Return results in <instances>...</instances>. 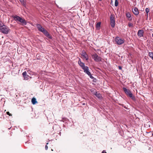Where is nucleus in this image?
Masks as SVG:
<instances>
[{
  "label": "nucleus",
  "mask_w": 153,
  "mask_h": 153,
  "mask_svg": "<svg viewBox=\"0 0 153 153\" xmlns=\"http://www.w3.org/2000/svg\"><path fill=\"white\" fill-rule=\"evenodd\" d=\"M49 39H52V37L49 33L46 30L43 33Z\"/></svg>",
  "instance_id": "14"
},
{
  "label": "nucleus",
  "mask_w": 153,
  "mask_h": 153,
  "mask_svg": "<svg viewBox=\"0 0 153 153\" xmlns=\"http://www.w3.org/2000/svg\"><path fill=\"white\" fill-rule=\"evenodd\" d=\"M102 153H106V152H105V151L103 150L102 152Z\"/></svg>",
  "instance_id": "29"
},
{
  "label": "nucleus",
  "mask_w": 153,
  "mask_h": 153,
  "mask_svg": "<svg viewBox=\"0 0 153 153\" xmlns=\"http://www.w3.org/2000/svg\"><path fill=\"white\" fill-rule=\"evenodd\" d=\"M82 104L83 105H85V103H83Z\"/></svg>",
  "instance_id": "30"
},
{
  "label": "nucleus",
  "mask_w": 153,
  "mask_h": 153,
  "mask_svg": "<svg viewBox=\"0 0 153 153\" xmlns=\"http://www.w3.org/2000/svg\"><path fill=\"white\" fill-rule=\"evenodd\" d=\"M128 26L129 27H132L133 26V24L130 22H129L128 23Z\"/></svg>",
  "instance_id": "23"
},
{
  "label": "nucleus",
  "mask_w": 153,
  "mask_h": 153,
  "mask_svg": "<svg viewBox=\"0 0 153 153\" xmlns=\"http://www.w3.org/2000/svg\"><path fill=\"white\" fill-rule=\"evenodd\" d=\"M9 30V28L5 25H4L2 27H1L0 28V31L3 33L7 34L8 33Z\"/></svg>",
  "instance_id": "4"
},
{
  "label": "nucleus",
  "mask_w": 153,
  "mask_h": 153,
  "mask_svg": "<svg viewBox=\"0 0 153 153\" xmlns=\"http://www.w3.org/2000/svg\"><path fill=\"white\" fill-rule=\"evenodd\" d=\"M31 102L33 104H35L36 103H37V101L36 100V99L35 98L33 97L32 99L31 100Z\"/></svg>",
  "instance_id": "16"
},
{
  "label": "nucleus",
  "mask_w": 153,
  "mask_h": 153,
  "mask_svg": "<svg viewBox=\"0 0 153 153\" xmlns=\"http://www.w3.org/2000/svg\"><path fill=\"white\" fill-rule=\"evenodd\" d=\"M144 31L143 30H139L137 32V35L139 37H142L143 36Z\"/></svg>",
  "instance_id": "10"
},
{
  "label": "nucleus",
  "mask_w": 153,
  "mask_h": 153,
  "mask_svg": "<svg viewBox=\"0 0 153 153\" xmlns=\"http://www.w3.org/2000/svg\"><path fill=\"white\" fill-rule=\"evenodd\" d=\"M12 17L15 21L19 22L22 25H26L27 24L26 20L19 16L17 15L13 16Z\"/></svg>",
  "instance_id": "1"
},
{
  "label": "nucleus",
  "mask_w": 153,
  "mask_h": 153,
  "mask_svg": "<svg viewBox=\"0 0 153 153\" xmlns=\"http://www.w3.org/2000/svg\"><path fill=\"white\" fill-rule=\"evenodd\" d=\"M132 10L134 14L137 15L139 14V11L137 7H135L134 9H132Z\"/></svg>",
  "instance_id": "13"
},
{
  "label": "nucleus",
  "mask_w": 153,
  "mask_h": 153,
  "mask_svg": "<svg viewBox=\"0 0 153 153\" xmlns=\"http://www.w3.org/2000/svg\"><path fill=\"white\" fill-rule=\"evenodd\" d=\"M6 114L8 115H9V116H11L12 115L10 113V112L9 111H7L6 112Z\"/></svg>",
  "instance_id": "26"
},
{
  "label": "nucleus",
  "mask_w": 153,
  "mask_h": 153,
  "mask_svg": "<svg viewBox=\"0 0 153 153\" xmlns=\"http://www.w3.org/2000/svg\"><path fill=\"white\" fill-rule=\"evenodd\" d=\"M152 136H153V133H152Z\"/></svg>",
  "instance_id": "35"
},
{
  "label": "nucleus",
  "mask_w": 153,
  "mask_h": 153,
  "mask_svg": "<svg viewBox=\"0 0 153 153\" xmlns=\"http://www.w3.org/2000/svg\"><path fill=\"white\" fill-rule=\"evenodd\" d=\"M48 143H46V145H48Z\"/></svg>",
  "instance_id": "31"
},
{
  "label": "nucleus",
  "mask_w": 153,
  "mask_h": 153,
  "mask_svg": "<svg viewBox=\"0 0 153 153\" xmlns=\"http://www.w3.org/2000/svg\"><path fill=\"white\" fill-rule=\"evenodd\" d=\"M152 37H153V33L152 34Z\"/></svg>",
  "instance_id": "33"
},
{
  "label": "nucleus",
  "mask_w": 153,
  "mask_h": 153,
  "mask_svg": "<svg viewBox=\"0 0 153 153\" xmlns=\"http://www.w3.org/2000/svg\"><path fill=\"white\" fill-rule=\"evenodd\" d=\"M123 90L127 96L130 97L133 100L135 101V98L130 91L125 87L123 88Z\"/></svg>",
  "instance_id": "2"
},
{
  "label": "nucleus",
  "mask_w": 153,
  "mask_h": 153,
  "mask_svg": "<svg viewBox=\"0 0 153 153\" xmlns=\"http://www.w3.org/2000/svg\"><path fill=\"white\" fill-rule=\"evenodd\" d=\"M101 23L100 22H98L96 25V27L97 29H99L100 27Z\"/></svg>",
  "instance_id": "18"
},
{
  "label": "nucleus",
  "mask_w": 153,
  "mask_h": 153,
  "mask_svg": "<svg viewBox=\"0 0 153 153\" xmlns=\"http://www.w3.org/2000/svg\"><path fill=\"white\" fill-rule=\"evenodd\" d=\"M126 17L128 18V19L129 21H131L132 19V18L131 17V14L128 12H127L126 13Z\"/></svg>",
  "instance_id": "15"
},
{
  "label": "nucleus",
  "mask_w": 153,
  "mask_h": 153,
  "mask_svg": "<svg viewBox=\"0 0 153 153\" xmlns=\"http://www.w3.org/2000/svg\"><path fill=\"white\" fill-rule=\"evenodd\" d=\"M114 41L115 44L118 45H121L124 42L125 40L119 37H116L114 39Z\"/></svg>",
  "instance_id": "3"
},
{
  "label": "nucleus",
  "mask_w": 153,
  "mask_h": 153,
  "mask_svg": "<svg viewBox=\"0 0 153 153\" xmlns=\"http://www.w3.org/2000/svg\"><path fill=\"white\" fill-rule=\"evenodd\" d=\"M36 26L39 31L43 33L46 30L44 28L42 27L40 25L37 24L36 25Z\"/></svg>",
  "instance_id": "7"
},
{
  "label": "nucleus",
  "mask_w": 153,
  "mask_h": 153,
  "mask_svg": "<svg viewBox=\"0 0 153 153\" xmlns=\"http://www.w3.org/2000/svg\"><path fill=\"white\" fill-rule=\"evenodd\" d=\"M118 2L117 0H115V6L116 7L118 6Z\"/></svg>",
  "instance_id": "22"
},
{
  "label": "nucleus",
  "mask_w": 153,
  "mask_h": 153,
  "mask_svg": "<svg viewBox=\"0 0 153 153\" xmlns=\"http://www.w3.org/2000/svg\"><path fill=\"white\" fill-rule=\"evenodd\" d=\"M118 68L120 70H121L122 69V67L121 66H119Z\"/></svg>",
  "instance_id": "28"
},
{
  "label": "nucleus",
  "mask_w": 153,
  "mask_h": 153,
  "mask_svg": "<svg viewBox=\"0 0 153 153\" xmlns=\"http://www.w3.org/2000/svg\"><path fill=\"white\" fill-rule=\"evenodd\" d=\"M92 58L96 62H99L101 61V58L98 56L97 53H95L91 56Z\"/></svg>",
  "instance_id": "6"
},
{
  "label": "nucleus",
  "mask_w": 153,
  "mask_h": 153,
  "mask_svg": "<svg viewBox=\"0 0 153 153\" xmlns=\"http://www.w3.org/2000/svg\"><path fill=\"white\" fill-rule=\"evenodd\" d=\"M84 70V72L88 75L90 74V72L89 71L88 68L87 66H86L83 69Z\"/></svg>",
  "instance_id": "12"
},
{
  "label": "nucleus",
  "mask_w": 153,
  "mask_h": 153,
  "mask_svg": "<svg viewBox=\"0 0 153 153\" xmlns=\"http://www.w3.org/2000/svg\"><path fill=\"white\" fill-rule=\"evenodd\" d=\"M95 94L96 96L99 98H100L101 97V95L100 93L96 92Z\"/></svg>",
  "instance_id": "17"
},
{
  "label": "nucleus",
  "mask_w": 153,
  "mask_h": 153,
  "mask_svg": "<svg viewBox=\"0 0 153 153\" xmlns=\"http://www.w3.org/2000/svg\"><path fill=\"white\" fill-rule=\"evenodd\" d=\"M1 21L0 20V22Z\"/></svg>",
  "instance_id": "36"
},
{
  "label": "nucleus",
  "mask_w": 153,
  "mask_h": 153,
  "mask_svg": "<svg viewBox=\"0 0 153 153\" xmlns=\"http://www.w3.org/2000/svg\"><path fill=\"white\" fill-rule=\"evenodd\" d=\"M48 146L47 145H46L45 146V150H47L48 149Z\"/></svg>",
  "instance_id": "27"
},
{
  "label": "nucleus",
  "mask_w": 153,
  "mask_h": 153,
  "mask_svg": "<svg viewBox=\"0 0 153 153\" xmlns=\"http://www.w3.org/2000/svg\"><path fill=\"white\" fill-rule=\"evenodd\" d=\"M110 24L112 28L115 27V16L114 14H111L110 17Z\"/></svg>",
  "instance_id": "5"
},
{
  "label": "nucleus",
  "mask_w": 153,
  "mask_h": 153,
  "mask_svg": "<svg viewBox=\"0 0 153 153\" xmlns=\"http://www.w3.org/2000/svg\"><path fill=\"white\" fill-rule=\"evenodd\" d=\"M51 150L52 151H53V149H51Z\"/></svg>",
  "instance_id": "32"
},
{
  "label": "nucleus",
  "mask_w": 153,
  "mask_h": 153,
  "mask_svg": "<svg viewBox=\"0 0 153 153\" xmlns=\"http://www.w3.org/2000/svg\"><path fill=\"white\" fill-rule=\"evenodd\" d=\"M21 4L24 6L26 5V2L25 0H19Z\"/></svg>",
  "instance_id": "19"
},
{
  "label": "nucleus",
  "mask_w": 153,
  "mask_h": 153,
  "mask_svg": "<svg viewBox=\"0 0 153 153\" xmlns=\"http://www.w3.org/2000/svg\"><path fill=\"white\" fill-rule=\"evenodd\" d=\"M22 74L25 80H28L29 79V78H31V77H30L27 74V72L25 71L23 72Z\"/></svg>",
  "instance_id": "9"
},
{
  "label": "nucleus",
  "mask_w": 153,
  "mask_h": 153,
  "mask_svg": "<svg viewBox=\"0 0 153 153\" xmlns=\"http://www.w3.org/2000/svg\"><path fill=\"white\" fill-rule=\"evenodd\" d=\"M145 11H146V16L147 17H148V13L149 12V9L148 8H147L146 9V10H145Z\"/></svg>",
  "instance_id": "21"
},
{
  "label": "nucleus",
  "mask_w": 153,
  "mask_h": 153,
  "mask_svg": "<svg viewBox=\"0 0 153 153\" xmlns=\"http://www.w3.org/2000/svg\"><path fill=\"white\" fill-rule=\"evenodd\" d=\"M4 25L3 23L1 21L0 22V28H1V27H2V26H3Z\"/></svg>",
  "instance_id": "24"
},
{
  "label": "nucleus",
  "mask_w": 153,
  "mask_h": 153,
  "mask_svg": "<svg viewBox=\"0 0 153 153\" xmlns=\"http://www.w3.org/2000/svg\"><path fill=\"white\" fill-rule=\"evenodd\" d=\"M99 1H101L102 0H98Z\"/></svg>",
  "instance_id": "34"
},
{
  "label": "nucleus",
  "mask_w": 153,
  "mask_h": 153,
  "mask_svg": "<svg viewBox=\"0 0 153 153\" xmlns=\"http://www.w3.org/2000/svg\"><path fill=\"white\" fill-rule=\"evenodd\" d=\"M88 75L92 79H93L94 78V77L92 76L91 73H90V74H88Z\"/></svg>",
  "instance_id": "25"
},
{
  "label": "nucleus",
  "mask_w": 153,
  "mask_h": 153,
  "mask_svg": "<svg viewBox=\"0 0 153 153\" xmlns=\"http://www.w3.org/2000/svg\"><path fill=\"white\" fill-rule=\"evenodd\" d=\"M81 54L83 58L85 59L86 60H87L88 59V55L84 51H82Z\"/></svg>",
  "instance_id": "8"
},
{
  "label": "nucleus",
  "mask_w": 153,
  "mask_h": 153,
  "mask_svg": "<svg viewBox=\"0 0 153 153\" xmlns=\"http://www.w3.org/2000/svg\"><path fill=\"white\" fill-rule=\"evenodd\" d=\"M149 56L150 57L152 58L153 60V53L149 52Z\"/></svg>",
  "instance_id": "20"
},
{
  "label": "nucleus",
  "mask_w": 153,
  "mask_h": 153,
  "mask_svg": "<svg viewBox=\"0 0 153 153\" xmlns=\"http://www.w3.org/2000/svg\"><path fill=\"white\" fill-rule=\"evenodd\" d=\"M79 60L78 62V63L79 65L81 66L82 69L84 68L86 66H85V63L83 62H82L81 59L80 58L79 59Z\"/></svg>",
  "instance_id": "11"
}]
</instances>
